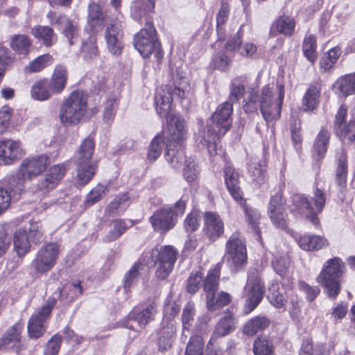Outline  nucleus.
<instances>
[{
    "instance_id": "1",
    "label": "nucleus",
    "mask_w": 355,
    "mask_h": 355,
    "mask_svg": "<svg viewBox=\"0 0 355 355\" xmlns=\"http://www.w3.org/2000/svg\"><path fill=\"white\" fill-rule=\"evenodd\" d=\"M248 96L243 101V109L245 113L257 112L259 106L261 115L267 123L279 119L284 98L283 85L278 84L275 87L264 86L260 96L254 87H248Z\"/></svg>"
},
{
    "instance_id": "2",
    "label": "nucleus",
    "mask_w": 355,
    "mask_h": 355,
    "mask_svg": "<svg viewBox=\"0 0 355 355\" xmlns=\"http://www.w3.org/2000/svg\"><path fill=\"white\" fill-rule=\"evenodd\" d=\"M173 89L168 85H163L157 89L155 96V105L157 114L160 117L168 118L171 110L173 98L176 96L183 99L189 92L190 85L185 73L181 67H176L175 70L171 67Z\"/></svg>"
},
{
    "instance_id": "3",
    "label": "nucleus",
    "mask_w": 355,
    "mask_h": 355,
    "mask_svg": "<svg viewBox=\"0 0 355 355\" xmlns=\"http://www.w3.org/2000/svg\"><path fill=\"white\" fill-rule=\"evenodd\" d=\"M49 164V157L45 154L28 156L21 162L16 175L5 178V183L11 189L22 191L24 182L31 180L42 173Z\"/></svg>"
},
{
    "instance_id": "4",
    "label": "nucleus",
    "mask_w": 355,
    "mask_h": 355,
    "mask_svg": "<svg viewBox=\"0 0 355 355\" xmlns=\"http://www.w3.org/2000/svg\"><path fill=\"white\" fill-rule=\"evenodd\" d=\"M345 263L339 257L328 259L316 277L328 297L336 300L341 291L340 277L345 272Z\"/></svg>"
},
{
    "instance_id": "5",
    "label": "nucleus",
    "mask_w": 355,
    "mask_h": 355,
    "mask_svg": "<svg viewBox=\"0 0 355 355\" xmlns=\"http://www.w3.org/2000/svg\"><path fill=\"white\" fill-rule=\"evenodd\" d=\"M87 95L82 90H75L63 101L60 108L59 118L64 125L78 123L87 110Z\"/></svg>"
},
{
    "instance_id": "6",
    "label": "nucleus",
    "mask_w": 355,
    "mask_h": 355,
    "mask_svg": "<svg viewBox=\"0 0 355 355\" xmlns=\"http://www.w3.org/2000/svg\"><path fill=\"white\" fill-rule=\"evenodd\" d=\"M224 259L232 270H238L246 264L245 241L239 232H234L227 239Z\"/></svg>"
},
{
    "instance_id": "7",
    "label": "nucleus",
    "mask_w": 355,
    "mask_h": 355,
    "mask_svg": "<svg viewBox=\"0 0 355 355\" xmlns=\"http://www.w3.org/2000/svg\"><path fill=\"white\" fill-rule=\"evenodd\" d=\"M178 251L172 245H164L152 250L151 257L154 261L156 277L160 280L166 279L173 270Z\"/></svg>"
},
{
    "instance_id": "8",
    "label": "nucleus",
    "mask_w": 355,
    "mask_h": 355,
    "mask_svg": "<svg viewBox=\"0 0 355 355\" xmlns=\"http://www.w3.org/2000/svg\"><path fill=\"white\" fill-rule=\"evenodd\" d=\"M155 28L150 22H146V27L142 28L134 37L135 48L144 58H148L152 53L157 61L162 58L160 44L155 37Z\"/></svg>"
},
{
    "instance_id": "9",
    "label": "nucleus",
    "mask_w": 355,
    "mask_h": 355,
    "mask_svg": "<svg viewBox=\"0 0 355 355\" xmlns=\"http://www.w3.org/2000/svg\"><path fill=\"white\" fill-rule=\"evenodd\" d=\"M264 285L256 271L248 275L244 290L245 304L243 311L245 314L252 311L261 302L263 296Z\"/></svg>"
},
{
    "instance_id": "10",
    "label": "nucleus",
    "mask_w": 355,
    "mask_h": 355,
    "mask_svg": "<svg viewBox=\"0 0 355 355\" xmlns=\"http://www.w3.org/2000/svg\"><path fill=\"white\" fill-rule=\"evenodd\" d=\"M57 303L55 296L49 297L46 304L28 322L27 329L28 336L32 339H37L46 331L45 322L50 316L52 309Z\"/></svg>"
},
{
    "instance_id": "11",
    "label": "nucleus",
    "mask_w": 355,
    "mask_h": 355,
    "mask_svg": "<svg viewBox=\"0 0 355 355\" xmlns=\"http://www.w3.org/2000/svg\"><path fill=\"white\" fill-rule=\"evenodd\" d=\"M58 254V245L49 243L38 250L32 261L31 266L37 273H46L55 265Z\"/></svg>"
},
{
    "instance_id": "12",
    "label": "nucleus",
    "mask_w": 355,
    "mask_h": 355,
    "mask_svg": "<svg viewBox=\"0 0 355 355\" xmlns=\"http://www.w3.org/2000/svg\"><path fill=\"white\" fill-rule=\"evenodd\" d=\"M157 313V306L155 303L149 304L143 310L137 309H132L127 318L121 322V325L130 329H144L147 324L154 320Z\"/></svg>"
},
{
    "instance_id": "13",
    "label": "nucleus",
    "mask_w": 355,
    "mask_h": 355,
    "mask_svg": "<svg viewBox=\"0 0 355 355\" xmlns=\"http://www.w3.org/2000/svg\"><path fill=\"white\" fill-rule=\"evenodd\" d=\"M123 24L119 19V13L115 19H110L105 31V40L108 51L114 55L121 53L123 44Z\"/></svg>"
},
{
    "instance_id": "14",
    "label": "nucleus",
    "mask_w": 355,
    "mask_h": 355,
    "mask_svg": "<svg viewBox=\"0 0 355 355\" xmlns=\"http://www.w3.org/2000/svg\"><path fill=\"white\" fill-rule=\"evenodd\" d=\"M47 18L52 25H58L62 30V33L69 42V45L74 44L78 40V26L76 21L71 20L65 15L57 14L50 11Z\"/></svg>"
},
{
    "instance_id": "15",
    "label": "nucleus",
    "mask_w": 355,
    "mask_h": 355,
    "mask_svg": "<svg viewBox=\"0 0 355 355\" xmlns=\"http://www.w3.org/2000/svg\"><path fill=\"white\" fill-rule=\"evenodd\" d=\"M268 215L274 226L284 230L288 226V214L280 193L272 196L268 206Z\"/></svg>"
},
{
    "instance_id": "16",
    "label": "nucleus",
    "mask_w": 355,
    "mask_h": 355,
    "mask_svg": "<svg viewBox=\"0 0 355 355\" xmlns=\"http://www.w3.org/2000/svg\"><path fill=\"white\" fill-rule=\"evenodd\" d=\"M149 220L154 230L162 234L173 229L178 221L172 213V207L166 205L157 209Z\"/></svg>"
},
{
    "instance_id": "17",
    "label": "nucleus",
    "mask_w": 355,
    "mask_h": 355,
    "mask_svg": "<svg viewBox=\"0 0 355 355\" xmlns=\"http://www.w3.org/2000/svg\"><path fill=\"white\" fill-rule=\"evenodd\" d=\"M291 211L309 220L314 226L318 227L320 220L314 211L311 201L304 194L295 193L291 197Z\"/></svg>"
},
{
    "instance_id": "18",
    "label": "nucleus",
    "mask_w": 355,
    "mask_h": 355,
    "mask_svg": "<svg viewBox=\"0 0 355 355\" xmlns=\"http://www.w3.org/2000/svg\"><path fill=\"white\" fill-rule=\"evenodd\" d=\"M25 155L19 141L7 139L0 141V164L10 165Z\"/></svg>"
},
{
    "instance_id": "19",
    "label": "nucleus",
    "mask_w": 355,
    "mask_h": 355,
    "mask_svg": "<svg viewBox=\"0 0 355 355\" xmlns=\"http://www.w3.org/2000/svg\"><path fill=\"white\" fill-rule=\"evenodd\" d=\"M347 109L342 105L336 114L334 131L342 140L347 139L352 141L355 139V121L351 120L347 124L345 123Z\"/></svg>"
},
{
    "instance_id": "20",
    "label": "nucleus",
    "mask_w": 355,
    "mask_h": 355,
    "mask_svg": "<svg viewBox=\"0 0 355 355\" xmlns=\"http://www.w3.org/2000/svg\"><path fill=\"white\" fill-rule=\"evenodd\" d=\"M233 105L230 102L225 101L219 105L211 116V123L218 128L220 133H226L230 129L232 119Z\"/></svg>"
},
{
    "instance_id": "21",
    "label": "nucleus",
    "mask_w": 355,
    "mask_h": 355,
    "mask_svg": "<svg viewBox=\"0 0 355 355\" xmlns=\"http://www.w3.org/2000/svg\"><path fill=\"white\" fill-rule=\"evenodd\" d=\"M291 290L292 282L291 279H284V282H281V286L278 283L272 284L269 288L268 299L275 308H283L286 303L285 295H287Z\"/></svg>"
},
{
    "instance_id": "22",
    "label": "nucleus",
    "mask_w": 355,
    "mask_h": 355,
    "mask_svg": "<svg viewBox=\"0 0 355 355\" xmlns=\"http://www.w3.org/2000/svg\"><path fill=\"white\" fill-rule=\"evenodd\" d=\"M337 168L336 171V183L338 186L339 197L343 198L347 187V159L345 151L343 149L336 153Z\"/></svg>"
},
{
    "instance_id": "23",
    "label": "nucleus",
    "mask_w": 355,
    "mask_h": 355,
    "mask_svg": "<svg viewBox=\"0 0 355 355\" xmlns=\"http://www.w3.org/2000/svg\"><path fill=\"white\" fill-rule=\"evenodd\" d=\"M225 48L227 51L237 53L243 57H252L257 51V46L251 42H242L240 31L228 40Z\"/></svg>"
},
{
    "instance_id": "24",
    "label": "nucleus",
    "mask_w": 355,
    "mask_h": 355,
    "mask_svg": "<svg viewBox=\"0 0 355 355\" xmlns=\"http://www.w3.org/2000/svg\"><path fill=\"white\" fill-rule=\"evenodd\" d=\"M171 125L169 127L170 139L168 144L172 145L182 146L181 143L186 139L187 128L184 119L171 114L168 118Z\"/></svg>"
},
{
    "instance_id": "25",
    "label": "nucleus",
    "mask_w": 355,
    "mask_h": 355,
    "mask_svg": "<svg viewBox=\"0 0 355 355\" xmlns=\"http://www.w3.org/2000/svg\"><path fill=\"white\" fill-rule=\"evenodd\" d=\"M205 234L210 240L215 241L224 232V224L220 216L214 212L205 214Z\"/></svg>"
},
{
    "instance_id": "26",
    "label": "nucleus",
    "mask_w": 355,
    "mask_h": 355,
    "mask_svg": "<svg viewBox=\"0 0 355 355\" xmlns=\"http://www.w3.org/2000/svg\"><path fill=\"white\" fill-rule=\"evenodd\" d=\"M23 330V326L20 323H17L10 327L0 338V349L13 343L12 349L15 352H19L25 347L21 343V334Z\"/></svg>"
},
{
    "instance_id": "27",
    "label": "nucleus",
    "mask_w": 355,
    "mask_h": 355,
    "mask_svg": "<svg viewBox=\"0 0 355 355\" xmlns=\"http://www.w3.org/2000/svg\"><path fill=\"white\" fill-rule=\"evenodd\" d=\"M218 128L211 123L208 125L207 130H200L196 135V141L202 146H207L211 153H216V140L225 133L217 131Z\"/></svg>"
},
{
    "instance_id": "28",
    "label": "nucleus",
    "mask_w": 355,
    "mask_h": 355,
    "mask_svg": "<svg viewBox=\"0 0 355 355\" xmlns=\"http://www.w3.org/2000/svg\"><path fill=\"white\" fill-rule=\"evenodd\" d=\"M110 18L106 12L102 13L100 6L96 3H92L88 8V19L87 24L93 33L101 31L104 26L106 19Z\"/></svg>"
},
{
    "instance_id": "29",
    "label": "nucleus",
    "mask_w": 355,
    "mask_h": 355,
    "mask_svg": "<svg viewBox=\"0 0 355 355\" xmlns=\"http://www.w3.org/2000/svg\"><path fill=\"white\" fill-rule=\"evenodd\" d=\"M224 173L225 184L230 195L236 200H241L242 191L240 187L239 173L233 167L227 166L225 168Z\"/></svg>"
},
{
    "instance_id": "30",
    "label": "nucleus",
    "mask_w": 355,
    "mask_h": 355,
    "mask_svg": "<svg viewBox=\"0 0 355 355\" xmlns=\"http://www.w3.org/2000/svg\"><path fill=\"white\" fill-rule=\"evenodd\" d=\"M220 274V266L217 264L214 268L210 269L204 280L203 290L206 294V300L211 302L212 297L218 289L219 278Z\"/></svg>"
},
{
    "instance_id": "31",
    "label": "nucleus",
    "mask_w": 355,
    "mask_h": 355,
    "mask_svg": "<svg viewBox=\"0 0 355 355\" xmlns=\"http://www.w3.org/2000/svg\"><path fill=\"white\" fill-rule=\"evenodd\" d=\"M248 86L247 76H241L233 78L230 85V94L227 102L232 105L238 103L244 96Z\"/></svg>"
},
{
    "instance_id": "32",
    "label": "nucleus",
    "mask_w": 355,
    "mask_h": 355,
    "mask_svg": "<svg viewBox=\"0 0 355 355\" xmlns=\"http://www.w3.org/2000/svg\"><path fill=\"white\" fill-rule=\"evenodd\" d=\"M175 331L174 321L171 320L167 324L162 322L158 338V349L159 351H166L172 346L173 338Z\"/></svg>"
},
{
    "instance_id": "33",
    "label": "nucleus",
    "mask_w": 355,
    "mask_h": 355,
    "mask_svg": "<svg viewBox=\"0 0 355 355\" xmlns=\"http://www.w3.org/2000/svg\"><path fill=\"white\" fill-rule=\"evenodd\" d=\"M248 173L250 177L252 184L255 187L259 188L266 182V173L265 165L256 158L250 160L248 164Z\"/></svg>"
},
{
    "instance_id": "34",
    "label": "nucleus",
    "mask_w": 355,
    "mask_h": 355,
    "mask_svg": "<svg viewBox=\"0 0 355 355\" xmlns=\"http://www.w3.org/2000/svg\"><path fill=\"white\" fill-rule=\"evenodd\" d=\"M76 181L80 186L89 183L96 173V164L94 162H75Z\"/></svg>"
},
{
    "instance_id": "35",
    "label": "nucleus",
    "mask_w": 355,
    "mask_h": 355,
    "mask_svg": "<svg viewBox=\"0 0 355 355\" xmlns=\"http://www.w3.org/2000/svg\"><path fill=\"white\" fill-rule=\"evenodd\" d=\"M67 81V68L62 65H58L55 68L51 78L49 80V89L53 94H59L64 89Z\"/></svg>"
},
{
    "instance_id": "36",
    "label": "nucleus",
    "mask_w": 355,
    "mask_h": 355,
    "mask_svg": "<svg viewBox=\"0 0 355 355\" xmlns=\"http://www.w3.org/2000/svg\"><path fill=\"white\" fill-rule=\"evenodd\" d=\"M233 317L230 314H226L217 322L211 338L207 343V347L212 345L213 342L218 338L229 334L232 330Z\"/></svg>"
},
{
    "instance_id": "37",
    "label": "nucleus",
    "mask_w": 355,
    "mask_h": 355,
    "mask_svg": "<svg viewBox=\"0 0 355 355\" xmlns=\"http://www.w3.org/2000/svg\"><path fill=\"white\" fill-rule=\"evenodd\" d=\"M155 4V0H136L131 6V16L135 20L139 21L143 17L153 10Z\"/></svg>"
},
{
    "instance_id": "38",
    "label": "nucleus",
    "mask_w": 355,
    "mask_h": 355,
    "mask_svg": "<svg viewBox=\"0 0 355 355\" xmlns=\"http://www.w3.org/2000/svg\"><path fill=\"white\" fill-rule=\"evenodd\" d=\"M300 247L304 250H318L328 245L327 241L321 236L304 235L298 241Z\"/></svg>"
},
{
    "instance_id": "39",
    "label": "nucleus",
    "mask_w": 355,
    "mask_h": 355,
    "mask_svg": "<svg viewBox=\"0 0 355 355\" xmlns=\"http://www.w3.org/2000/svg\"><path fill=\"white\" fill-rule=\"evenodd\" d=\"M320 96V89L315 85L310 86L303 97L302 109L304 112L313 111L319 105Z\"/></svg>"
},
{
    "instance_id": "40",
    "label": "nucleus",
    "mask_w": 355,
    "mask_h": 355,
    "mask_svg": "<svg viewBox=\"0 0 355 355\" xmlns=\"http://www.w3.org/2000/svg\"><path fill=\"white\" fill-rule=\"evenodd\" d=\"M270 323L266 316L259 315L252 318L243 327V333L248 336H253L259 331L264 330Z\"/></svg>"
},
{
    "instance_id": "41",
    "label": "nucleus",
    "mask_w": 355,
    "mask_h": 355,
    "mask_svg": "<svg viewBox=\"0 0 355 355\" xmlns=\"http://www.w3.org/2000/svg\"><path fill=\"white\" fill-rule=\"evenodd\" d=\"M290 264L291 260L287 254L277 253L273 254L272 266L275 272L282 278V282H284V279H289L287 277V272Z\"/></svg>"
},
{
    "instance_id": "42",
    "label": "nucleus",
    "mask_w": 355,
    "mask_h": 355,
    "mask_svg": "<svg viewBox=\"0 0 355 355\" xmlns=\"http://www.w3.org/2000/svg\"><path fill=\"white\" fill-rule=\"evenodd\" d=\"M98 49L96 45V38L94 35H90L82 42L80 54L85 62H91L98 55Z\"/></svg>"
},
{
    "instance_id": "43",
    "label": "nucleus",
    "mask_w": 355,
    "mask_h": 355,
    "mask_svg": "<svg viewBox=\"0 0 355 355\" xmlns=\"http://www.w3.org/2000/svg\"><path fill=\"white\" fill-rule=\"evenodd\" d=\"M340 95L347 97L355 93V73L345 75L337 80L334 85Z\"/></svg>"
},
{
    "instance_id": "44",
    "label": "nucleus",
    "mask_w": 355,
    "mask_h": 355,
    "mask_svg": "<svg viewBox=\"0 0 355 355\" xmlns=\"http://www.w3.org/2000/svg\"><path fill=\"white\" fill-rule=\"evenodd\" d=\"M130 205V198L127 193L117 196L110 202L105 212L110 216L121 215Z\"/></svg>"
},
{
    "instance_id": "45",
    "label": "nucleus",
    "mask_w": 355,
    "mask_h": 355,
    "mask_svg": "<svg viewBox=\"0 0 355 355\" xmlns=\"http://www.w3.org/2000/svg\"><path fill=\"white\" fill-rule=\"evenodd\" d=\"M167 162L172 168H179L184 158V151L182 146L166 144V153L165 155Z\"/></svg>"
},
{
    "instance_id": "46",
    "label": "nucleus",
    "mask_w": 355,
    "mask_h": 355,
    "mask_svg": "<svg viewBox=\"0 0 355 355\" xmlns=\"http://www.w3.org/2000/svg\"><path fill=\"white\" fill-rule=\"evenodd\" d=\"M295 22L292 17L288 16H281L275 21L272 26L273 31H277L279 34L284 36H291L295 30Z\"/></svg>"
},
{
    "instance_id": "47",
    "label": "nucleus",
    "mask_w": 355,
    "mask_h": 355,
    "mask_svg": "<svg viewBox=\"0 0 355 355\" xmlns=\"http://www.w3.org/2000/svg\"><path fill=\"white\" fill-rule=\"evenodd\" d=\"M14 248L19 257H24L30 250V242L26 230H17L13 239Z\"/></svg>"
},
{
    "instance_id": "48",
    "label": "nucleus",
    "mask_w": 355,
    "mask_h": 355,
    "mask_svg": "<svg viewBox=\"0 0 355 355\" xmlns=\"http://www.w3.org/2000/svg\"><path fill=\"white\" fill-rule=\"evenodd\" d=\"M95 144L91 137L85 139L80 146V148L75 157V162H93L92 155L94 152Z\"/></svg>"
},
{
    "instance_id": "49",
    "label": "nucleus",
    "mask_w": 355,
    "mask_h": 355,
    "mask_svg": "<svg viewBox=\"0 0 355 355\" xmlns=\"http://www.w3.org/2000/svg\"><path fill=\"white\" fill-rule=\"evenodd\" d=\"M10 46L18 54L28 55L32 48L30 39L25 35H16L10 41Z\"/></svg>"
},
{
    "instance_id": "50",
    "label": "nucleus",
    "mask_w": 355,
    "mask_h": 355,
    "mask_svg": "<svg viewBox=\"0 0 355 355\" xmlns=\"http://www.w3.org/2000/svg\"><path fill=\"white\" fill-rule=\"evenodd\" d=\"M35 37L42 40L46 46H51L56 41V35L49 26H37L32 28Z\"/></svg>"
},
{
    "instance_id": "51",
    "label": "nucleus",
    "mask_w": 355,
    "mask_h": 355,
    "mask_svg": "<svg viewBox=\"0 0 355 355\" xmlns=\"http://www.w3.org/2000/svg\"><path fill=\"white\" fill-rule=\"evenodd\" d=\"M330 134L328 131L322 130L318 135L313 144V153L317 155V159L324 157L329 144Z\"/></svg>"
},
{
    "instance_id": "52",
    "label": "nucleus",
    "mask_w": 355,
    "mask_h": 355,
    "mask_svg": "<svg viewBox=\"0 0 355 355\" xmlns=\"http://www.w3.org/2000/svg\"><path fill=\"white\" fill-rule=\"evenodd\" d=\"M110 184H98L86 196L85 204L89 207L101 200L109 191Z\"/></svg>"
},
{
    "instance_id": "53",
    "label": "nucleus",
    "mask_w": 355,
    "mask_h": 355,
    "mask_svg": "<svg viewBox=\"0 0 355 355\" xmlns=\"http://www.w3.org/2000/svg\"><path fill=\"white\" fill-rule=\"evenodd\" d=\"M166 144L164 142V135L158 133L148 147V159L150 161L156 160L160 156L164 147H166Z\"/></svg>"
},
{
    "instance_id": "54",
    "label": "nucleus",
    "mask_w": 355,
    "mask_h": 355,
    "mask_svg": "<svg viewBox=\"0 0 355 355\" xmlns=\"http://www.w3.org/2000/svg\"><path fill=\"white\" fill-rule=\"evenodd\" d=\"M48 85L49 80L45 79L35 83L31 88L32 97L39 101L49 99L51 92Z\"/></svg>"
},
{
    "instance_id": "55",
    "label": "nucleus",
    "mask_w": 355,
    "mask_h": 355,
    "mask_svg": "<svg viewBox=\"0 0 355 355\" xmlns=\"http://www.w3.org/2000/svg\"><path fill=\"white\" fill-rule=\"evenodd\" d=\"M232 300L231 295L225 292H220L217 296L215 294L211 297V302L209 299L206 300L207 308L210 311H214L221 307L228 305Z\"/></svg>"
},
{
    "instance_id": "56",
    "label": "nucleus",
    "mask_w": 355,
    "mask_h": 355,
    "mask_svg": "<svg viewBox=\"0 0 355 355\" xmlns=\"http://www.w3.org/2000/svg\"><path fill=\"white\" fill-rule=\"evenodd\" d=\"M14 57L11 51L6 46L0 45V83L2 82L6 71L11 67Z\"/></svg>"
},
{
    "instance_id": "57",
    "label": "nucleus",
    "mask_w": 355,
    "mask_h": 355,
    "mask_svg": "<svg viewBox=\"0 0 355 355\" xmlns=\"http://www.w3.org/2000/svg\"><path fill=\"white\" fill-rule=\"evenodd\" d=\"M127 227L125 221L121 219L112 221L111 229L103 239L104 241L109 243L117 239L123 234Z\"/></svg>"
},
{
    "instance_id": "58",
    "label": "nucleus",
    "mask_w": 355,
    "mask_h": 355,
    "mask_svg": "<svg viewBox=\"0 0 355 355\" xmlns=\"http://www.w3.org/2000/svg\"><path fill=\"white\" fill-rule=\"evenodd\" d=\"M316 48L315 37L312 35L305 37L302 45V51L304 55L311 63H313L317 58Z\"/></svg>"
},
{
    "instance_id": "59",
    "label": "nucleus",
    "mask_w": 355,
    "mask_h": 355,
    "mask_svg": "<svg viewBox=\"0 0 355 355\" xmlns=\"http://www.w3.org/2000/svg\"><path fill=\"white\" fill-rule=\"evenodd\" d=\"M117 98L114 95L107 97L103 110V120L105 122L110 123L114 118L117 110Z\"/></svg>"
},
{
    "instance_id": "60",
    "label": "nucleus",
    "mask_w": 355,
    "mask_h": 355,
    "mask_svg": "<svg viewBox=\"0 0 355 355\" xmlns=\"http://www.w3.org/2000/svg\"><path fill=\"white\" fill-rule=\"evenodd\" d=\"M11 191L20 193L17 189H11L6 183L5 178L0 186V214L6 210L11 202Z\"/></svg>"
},
{
    "instance_id": "61",
    "label": "nucleus",
    "mask_w": 355,
    "mask_h": 355,
    "mask_svg": "<svg viewBox=\"0 0 355 355\" xmlns=\"http://www.w3.org/2000/svg\"><path fill=\"white\" fill-rule=\"evenodd\" d=\"M144 267V266L141 263H135L130 270L126 272L123 279V286L125 291L129 289L138 280L140 271Z\"/></svg>"
},
{
    "instance_id": "62",
    "label": "nucleus",
    "mask_w": 355,
    "mask_h": 355,
    "mask_svg": "<svg viewBox=\"0 0 355 355\" xmlns=\"http://www.w3.org/2000/svg\"><path fill=\"white\" fill-rule=\"evenodd\" d=\"M244 210L248 225L255 234L260 236L261 231L259 227L260 214L257 209L248 207H245Z\"/></svg>"
},
{
    "instance_id": "63",
    "label": "nucleus",
    "mask_w": 355,
    "mask_h": 355,
    "mask_svg": "<svg viewBox=\"0 0 355 355\" xmlns=\"http://www.w3.org/2000/svg\"><path fill=\"white\" fill-rule=\"evenodd\" d=\"M327 196L324 191L316 188L314 190L313 195L311 197V205L314 208V211L318 216L321 213L325 207Z\"/></svg>"
},
{
    "instance_id": "64",
    "label": "nucleus",
    "mask_w": 355,
    "mask_h": 355,
    "mask_svg": "<svg viewBox=\"0 0 355 355\" xmlns=\"http://www.w3.org/2000/svg\"><path fill=\"white\" fill-rule=\"evenodd\" d=\"M51 57L49 54H44L33 60L27 65L24 70L26 72L35 73L40 71L48 64Z\"/></svg>"
}]
</instances>
